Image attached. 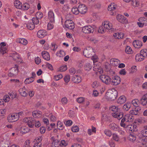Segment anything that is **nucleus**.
<instances>
[{
	"label": "nucleus",
	"mask_w": 147,
	"mask_h": 147,
	"mask_svg": "<svg viewBox=\"0 0 147 147\" xmlns=\"http://www.w3.org/2000/svg\"><path fill=\"white\" fill-rule=\"evenodd\" d=\"M107 30H108L109 32H112L114 30V29L113 28L112 24L107 21L102 23V25L99 27L98 31V32L103 33Z\"/></svg>",
	"instance_id": "obj_1"
},
{
	"label": "nucleus",
	"mask_w": 147,
	"mask_h": 147,
	"mask_svg": "<svg viewBox=\"0 0 147 147\" xmlns=\"http://www.w3.org/2000/svg\"><path fill=\"white\" fill-rule=\"evenodd\" d=\"M134 119L133 116L130 114H127L124 115L121 120L120 125L125 128L126 126V123L132 121Z\"/></svg>",
	"instance_id": "obj_2"
},
{
	"label": "nucleus",
	"mask_w": 147,
	"mask_h": 147,
	"mask_svg": "<svg viewBox=\"0 0 147 147\" xmlns=\"http://www.w3.org/2000/svg\"><path fill=\"white\" fill-rule=\"evenodd\" d=\"M119 109L118 107L115 106H112L110 108V110L115 112L112 113L113 117L118 120H120L123 117V115L122 112L117 113Z\"/></svg>",
	"instance_id": "obj_3"
},
{
	"label": "nucleus",
	"mask_w": 147,
	"mask_h": 147,
	"mask_svg": "<svg viewBox=\"0 0 147 147\" xmlns=\"http://www.w3.org/2000/svg\"><path fill=\"white\" fill-rule=\"evenodd\" d=\"M117 96V92L114 89L109 90L106 94V96L108 99L111 100H115Z\"/></svg>",
	"instance_id": "obj_4"
},
{
	"label": "nucleus",
	"mask_w": 147,
	"mask_h": 147,
	"mask_svg": "<svg viewBox=\"0 0 147 147\" xmlns=\"http://www.w3.org/2000/svg\"><path fill=\"white\" fill-rule=\"evenodd\" d=\"M23 121L27 123L29 127L32 128L34 125L35 119L31 117H27L23 119Z\"/></svg>",
	"instance_id": "obj_5"
},
{
	"label": "nucleus",
	"mask_w": 147,
	"mask_h": 147,
	"mask_svg": "<svg viewBox=\"0 0 147 147\" xmlns=\"http://www.w3.org/2000/svg\"><path fill=\"white\" fill-rule=\"evenodd\" d=\"M83 54L86 57H91L92 55L94 54V50L91 47H87L84 50Z\"/></svg>",
	"instance_id": "obj_6"
},
{
	"label": "nucleus",
	"mask_w": 147,
	"mask_h": 147,
	"mask_svg": "<svg viewBox=\"0 0 147 147\" xmlns=\"http://www.w3.org/2000/svg\"><path fill=\"white\" fill-rule=\"evenodd\" d=\"M99 78L102 82L107 85H109L111 82V78L109 76L106 75H101Z\"/></svg>",
	"instance_id": "obj_7"
},
{
	"label": "nucleus",
	"mask_w": 147,
	"mask_h": 147,
	"mask_svg": "<svg viewBox=\"0 0 147 147\" xmlns=\"http://www.w3.org/2000/svg\"><path fill=\"white\" fill-rule=\"evenodd\" d=\"M94 31V28L90 25L82 27V31L85 34L92 33Z\"/></svg>",
	"instance_id": "obj_8"
},
{
	"label": "nucleus",
	"mask_w": 147,
	"mask_h": 147,
	"mask_svg": "<svg viewBox=\"0 0 147 147\" xmlns=\"http://www.w3.org/2000/svg\"><path fill=\"white\" fill-rule=\"evenodd\" d=\"M9 56L12 57L13 60L17 62L21 63L22 59L20 56L19 54L16 52H13L11 53Z\"/></svg>",
	"instance_id": "obj_9"
},
{
	"label": "nucleus",
	"mask_w": 147,
	"mask_h": 147,
	"mask_svg": "<svg viewBox=\"0 0 147 147\" xmlns=\"http://www.w3.org/2000/svg\"><path fill=\"white\" fill-rule=\"evenodd\" d=\"M19 119V115L17 113L11 114L10 116H8L7 120L9 122H13L16 121Z\"/></svg>",
	"instance_id": "obj_10"
},
{
	"label": "nucleus",
	"mask_w": 147,
	"mask_h": 147,
	"mask_svg": "<svg viewBox=\"0 0 147 147\" xmlns=\"http://www.w3.org/2000/svg\"><path fill=\"white\" fill-rule=\"evenodd\" d=\"M121 82V78L118 76H115L111 78V84L114 86H117Z\"/></svg>",
	"instance_id": "obj_11"
},
{
	"label": "nucleus",
	"mask_w": 147,
	"mask_h": 147,
	"mask_svg": "<svg viewBox=\"0 0 147 147\" xmlns=\"http://www.w3.org/2000/svg\"><path fill=\"white\" fill-rule=\"evenodd\" d=\"M18 66L15 65L14 67L11 68L10 70L8 76L10 77L15 76L18 72Z\"/></svg>",
	"instance_id": "obj_12"
},
{
	"label": "nucleus",
	"mask_w": 147,
	"mask_h": 147,
	"mask_svg": "<svg viewBox=\"0 0 147 147\" xmlns=\"http://www.w3.org/2000/svg\"><path fill=\"white\" fill-rule=\"evenodd\" d=\"M66 27L70 29H72L75 27L74 24L72 20H66L65 22Z\"/></svg>",
	"instance_id": "obj_13"
},
{
	"label": "nucleus",
	"mask_w": 147,
	"mask_h": 147,
	"mask_svg": "<svg viewBox=\"0 0 147 147\" xmlns=\"http://www.w3.org/2000/svg\"><path fill=\"white\" fill-rule=\"evenodd\" d=\"M79 11L81 14H84L86 13L87 10L86 6L83 4H80L78 6Z\"/></svg>",
	"instance_id": "obj_14"
},
{
	"label": "nucleus",
	"mask_w": 147,
	"mask_h": 147,
	"mask_svg": "<svg viewBox=\"0 0 147 147\" xmlns=\"http://www.w3.org/2000/svg\"><path fill=\"white\" fill-rule=\"evenodd\" d=\"M55 15L53 11L50 10L48 13V18L49 21L51 22L55 21Z\"/></svg>",
	"instance_id": "obj_15"
},
{
	"label": "nucleus",
	"mask_w": 147,
	"mask_h": 147,
	"mask_svg": "<svg viewBox=\"0 0 147 147\" xmlns=\"http://www.w3.org/2000/svg\"><path fill=\"white\" fill-rule=\"evenodd\" d=\"M47 34V32L45 30H42L38 31L37 33V36L40 38H42Z\"/></svg>",
	"instance_id": "obj_16"
},
{
	"label": "nucleus",
	"mask_w": 147,
	"mask_h": 147,
	"mask_svg": "<svg viewBox=\"0 0 147 147\" xmlns=\"http://www.w3.org/2000/svg\"><path fill=\"white\" fill-rule=\"evenodd\" d=\"M126 125H127L126 124ZM137 126L136 125L133 124L129 125H127L125 127L126 130L128 131H134L137 130Z\"/></svg>",
	"instance_id": "obj_17"
},
{
	"label": "nucleus",
	"mask_w": 147,
	"mask_h": 147,
	"mask_svg": "<svg viewBox=\"0 0 147 147\" xmlns=\"http://www.w3.org/2000/svg\"><path fill=\"white\" fill-rule=\"evenodd\" d=\"M117 20L121 23H126L127 22L126 18L123 15L118 14L117 16Z\"/></svg>",
	"instance_id": "obj_18"
},
{
	"label": "nucleus",
	"mask_w": 147,
	"mask_h": 147,
	"mask_svg": "<svg viewBox=\"0 0 147 147\" xmlns=\"http://www.w3.org/2000/svg\"><path fill=\"white\" fill-rule=\"evenodd\" d=\"M16 42L24 45H26L28 43V41L24 38H18L16 39Z\"/></svg>",
	"instance_id": "obj_19"
},
{
	"label": "nucleus",
	"mask_w": 147,
	"mask_h": 147,
	"mask_svg": "<svg viewBox=\"0 0 147 147\" xmlns=\"http://www.w3.org/2000/svg\"><path fill=\"white\" fill-rule=\"evenodd\" d=\"M134 46L136 48L139 49L142 46V42L139 40H135L133 42Z\"/></svg>",
	"instance_id": "obj_20"
},
{
	"label": "nucleus",
	"mask_w": 147,
	"mask_h": 147,
	"mask_svg": "<svg viewBox=\"0 0 147 147\" xmlns=\"http://www.w3.org/2000/svg\"><path fill=\"white\" fill-rule=\"evenodd\" d=\"M72 81L74 83H78L81 81V77L78 75L73 76L72 78Z\"/></svg>",
	"instance_id": "obj_21"
},
{
	"label": "nucleus",
	"mask_w": 147,
	"mask_h": 147,
	"mask_svg": "<svg viewBox=\"0 0 147 147\" xmlns=\"http://www.w3.org/2000/svg\"><path fill=\"white\" fill-rule=\"evenodd\" d=\"M110 63L113 66H117L120 63V61L117 59L112 58L110 60Z\"/></svg>",
	"instance_id": "obj_22"
},
{
	"label": "nucleus",
	"mask_w": 147,
	"mask_h": 147,
	"mask_svg": "<svg viewBox=\"0 0 147 147\" xmlns=\"http://www.w3.org/2000/svg\"><path fill=\"white\" fill-rule=\"evenodd\" d=\"M42 56L45 59L49 61L50 59V56L49 53L46 51H43L42 52Z\"/></svg>",
	"instance_id": "obj_23"
},
{
	"label": "nucleus",
	"mask_w": 147,
	"mask_h": 147,
	"mask_svg": "<svg viewBox=\"0 0 147 147\" xmlns=\"http://www.w3.org/2000/svg\"><path fill=\"white\" fill-rule=\"evenodd\" d=\"M32 115L35 118H39L42 116V113L39 111H34L32 112Z\"/></svg>",
	"instance_id": "obj_24"
},
{
	"label": "nucleus",
	"mask_w": 147,
	"mask_h": 147,
	"mask_svg": "<svg viewBox=\"0 0 147 147\" xmlns=\"http://www.w3.org/2000/svg\"><path fill=\"white\" fill-rule=\"evenodd\" d=\"M140 102L143 106L146 105L147 104V94H146L143 96L140 100Z\"/></svg>",
	"instance_id": "obj_25"
},
{
	"label": "nucleus",
	"mask_w": 147,
	"mask_h": 147,
	"mask_svg": "<svg viewBox=\"0 0 147 147\" xmlns=\"http://www.w3.org/2000/svg\"><path fill=\"white\" fill-rule=\"evenodd\" d=\"M144 59V57L140 53L136 55L135 59L136 61H141Z\"/></svg>",
	"instance_id": "obj_26"
},
{
	"label": "nucleus",
	"mask_w": 147,
	"mask_h": 147,
	"mask_svg": "<svg viewBox=\"0 0 147 147\" xmlns=\"http://www.w3.org/2000/svg\"><path fill=\"white\" fill-rule=\"evenodd\" d=\"M109 128L114 131H117L118 129V126L116 124L114 123H111L109 125Z\"/></svg>",
	"instance_id": "obj_27"
},
{
	"label": "nucleus",
	"mask_w": 147,
	"mask_h": 147,
	"mask_svg": "<svg viewBox=\"0 0 147 147\" xmlns=\"http://www.w3.org/2000/svg\"><path fill=\"white\" fill-rule=\"evenodd\" d=\"M26 89L25 87L20 88L19 90V92L20 94L23 96H26L27 95V93L26 91Z\"/></svg>",
	"instance_id": "obj_28"
},
{
	"label": "nucleus",
	"mask_w": 147,
	"mask_h": 147,
	"mask_svg": "<svg viewBox=\"0 0 147 147\" xmlns=\"http://www.w3.org/2000/svg\"><path fill=\"white\" fill-rule=\"evenodd\" d=\"M113 36L116 39L122 38L124 36V34L122 32L115 33L113 34Z\"/></svg>",
	"instance_id": "obj_29"
},
{
	"label": "nucleus",
	"mask_w": 147,
	"mask_h": 147,
	"mask_svg": "<svg viewBox=\"0 0 147 147\" xmlns=\"http://www.w3.org/2000/svg\"><path fill=\"white\" fill-rule=\"evenodd\" d=\"M57 128L60 130H63L65 127L63 123L59 121H57Z\"/></svg>",
	"instance_id": "obj_30"
},
{
	"label": "nucleus",
	"mask_w": 147,
	"mask_h": 147,
	"mask_svg": "<svg viewBox=\"0 0 147 147\" xmlns=\"http://www.w3.org/2000/svg\"><path fill=\"white\" fill-rule=\"evenodd\" d=\"M126 98L124 96H121L118 99L117 102L119 104H122L126 101Z\"/></svg>",
	"instance_id": "obj_31"
},
{
	"label": "nucleus",
	"mask_w": 147,
	"mask_h": 147,
	"mask_svg": "<svg viewBox=\"0 0 147 147\" xmlns=\"http://www.w3.org/2000/svg\"><path fill=\"white\" fill-rule=\"evenodd\" d=\"M14 5L17 8L21 9L22 7V3L18 0H16L14 1Z\"/></svg>",
	"instance_id": "obj_32"
},
{
	"label": "nucleus",
	"mask_w": 147,
	"mask_h": 147,
	"mask_svg": "<svg viewBox=\"0 0 147 147\" xmlns=\"http://www.w3.org/2000/svg\"><path fill=\"white\" fill-rule=\"evenodd\" d=\"M96 128L92 126L91 129H88L87 133L90 136L93 134V133H96Z\"/></svg>",
	"instance_id": "obj_33"
},
{
	"label": "nucleus",
	"mask_w": 147,
	"mask_h": 147,
	"mask_svg": "<svg viewBox=\"0 0 147 147\" xmlns=\"http://www.w3.org/2000/svg\"><path fill=\"white\" fill-rule=\"evenodd\" d=\"M34 25L33 24L32 21H29L26 24V27L27 28L30 30H32L34 28Z\"/></svg>",
	"instance_id": "obj_34"
},
{
	"label": "nucleus",
	"mask_w": 147,
	"mask_h": 147,
	"mask_svg": "<svg viewBox=\"0 0 147 147\" xmlns=\"http://www.w3.org/2000/svg\"><path fill=\"white\" fill-rule=\"evenodd\" d=\"M117 7V6L114 3H111L108 7V9L109 11H113Z\"/></svg>",
	"instance_id": "obj_35"
},
{
	"label": "nucleus",
	"mask_w": 147,
	"mask_h": 147,
	"mask_svg": "<svg viewBox=\"0 0 147 147\" xmlns=\"http://www.w3.org/2000/svg\"><path fill=\"white\" fill-rule=\"evenodd\" d=\"M131 104L130 103H126L123 107V109L125 111H128L131 107Z\"/></svg>",
	"instance_id": "obj_36"
},
{
	"label": "nucleus",
	"mask_w": 147,
	"mask_h": 147,
	"mask_svg": "<svg viewBox=\"0 0 147 147\" xmlns=\"http://www.w3.org/2000/svg\"><path fill=\"white\" fill-rule=\"evenodd\" d=\"M138 21L141 22L143 24L144 26L147 25V18L144 17H141L140 18L138 19Z\"/></svg>",
	"instance_id": "obj_37"
},
{
	"label": "nucleus",
	"mask_w": 147,
	"mask_h": 147,
	"mask_svg": "<svg viewBox=\"0 0 147 147\" xmlns=\"http://www.w3.org/2000/svg\"><path fill=\"white\" fill-rule=\"evenodd\" d=\"M141 134L143 136L147 137V126H145L143 129L141 131Z\"/></svg>",
	"instance_id": "obj_38"
},
{
	"label": "nucleus",
	"mask_w": 147,
	"mask_h": 147,
	"mask_svg": "<svg viewBox=\"0 0 147 147\" xmlns=\"http://www.w3.org/2000/svg\"><path fill=\"white\" fill-rule=\"evenodd\" d=\"M125 52L126 53L128 54H131L133 53V51L129 46L126 47L125 49Z\"/></svg>",
	"instance_id": "obj_39"
},
{
	"label": "nucleus",
	"mask_w": 147,
	"mask_h": 147,
	"mask_svg": "<svg viewBox=\"0 0 147 147\" xmlns=\"http://www.w3.org/2000/svg\"><path fill=\"white\" fill-rule=\"evenodd\" d=\"M55 22V21L51 22V21H49L47 25V29L48 30H50L53 28L54 24Z\"/></svg>",
	"instance_id": "obj_40"
},
{
	"label": "nucleus",
	"mask_w": 147,
	"mask_h": 147,
	"mask_svg": "<svg viewBox=\"0 0 147 147\" xmlns=\"http://www.w3.org/2000/svg\"><path fill=\"white\" fill-rule=\"evenodd\" d=\"M22 7L21 9L23 10H27L30 7L29 4L27 3H25L22 5Z\"/></svg>",
	"instance_id": "obj_41"
},
{
	"label": "nucleus",
	"mask_w": 147,
	"mask_h": 147,
	"mask_svg": "<svg viewBox=\"0 0 147 147\" xmlns=\"http://www.w3.org/2000/svg\"><path fill=\"white\" fill-rule=\"evenodd\" d=\"M92 65L90 63H86L84 65V69L86 70L89 71L92 69Z\"/></svg>",
	"instance_id": "obj_42"
},
{
	"label": "nucleus",
	"mask_w": 147,
	"mask_h": 147,
	"mask_svg": "<svg viewBox=\"0 0 147 147\" xmlns=\"http://www.w3.org/2000/svg\"><path fill=\"white\" fill-rule=\"evenodd\" d=\"M65 55V52L63 50H61L57 53V55L60 57H63Z\"/></svg>",
	"instance_id": "obj_43"
},
{
	"label": "nucleus",
	"mask_w": 147,
	"mask_h": 147,
	"mask_svg": "<svg viewBox=\"0 0 147 147\" xmlns=\"http://www.w3.org/2000/svg\"><path fill=\"white\" fill-rule=\"evenodd\" d=\"M139 101L137 99L133 100L132 101V104L135 107H138L139 104Z\"/></svg>",
	"instance_id": "obj_44"
},
{
	"label": "nucleus",
	"mask_w": 147,
	"mask_h": 147,
	"mask_svg": "<svg viewBox=\"0 0 147 147\" xmlns=\"http://www.w3.org/2000/svg\"><path fill=\"white\" fill-rule=\"evenodd\" d=\"M79 10L78 7V8L76 7H74L72 9L71 11L74 14L77 15L80 13V11Z\"/></svg>",
	"instance_id": "obj_45"
},
{
	"label": "nucleus",
	"mask_w": 147,
	"mask_h": 147,
	"mask_svg": "<svg viewBox=\"0 0 147 147\" xmlns=\"http://www.w3.org/2000/svg\"><path fill=\"white\" fill-rule=\"evenodd\" d=\"M49 117L50 118V120L53 122L57 120L55 116L51 113L49 115Z\"/></svg>",
	"instance_id": "obj_46"
},
{
	"label": "nucleus",
	"mask_w": 147,
	"mask_h": 147,
	"mask_svg": "<svg viewBox=\"0 0 147 147\" xmlns=\"http://www.w3.org/2000/svg\"><path fill=\"white\" fill-rule=\"evenodd\" d=\"M140 53L142 54L144 57H146L147 56V49H143L141 50Z\"/></svg>",
	"instance_id": "obj_47"
},
{
	"label": "nucleus",
	"mask_w": 147,
	"mask_h": 147,
	"mask_svg": "<svg viewBox=\"0 0 147 147\" xmlns=\"http://www.w3.org/2000/svg\"><path fill=\"white\" fill-rule=\"evenodd\" d=\"M128 139L130 141L134 142L136 140V137L133 134H130L128 137Z\"/></svg>",
	"instance_id": "obj_48"
},
{
	"label": "nucleus",
	"mask_w": 147,
	"mask_h": 147,
	"mask_svg": "<svg viewBox=\"0 0 147 147\" xmlns=\"http://www.w3.org/2000/svg\"><path fill=\"white\" fill-rule=\"evenodd\" d=\"M20 130L24 134L26 133L29 131V129L28 128L25 126L22 127L20 129Z\"/></svg>",
	"instance_id": "obj_49"
},
{
	"label": "nucleus",
	"mask_w": 147,
	"mask_h": 147,
	"mask_svg": "<svg viewBox=\"0 0 147 147\" xmlns=\"http://www.w3.org/2000/svg\"><path fill=\"white\" fill-rule=\"evenodd\" d=\"M34 80L32 78H26L24 81V83L26 84H27L32 82Z\"/></svg>",
	"instance_id": "obj_50"
},
{
	"label": "nucleus",
	"mask_w": 147,
	"mask_h": 147,
	"mask_svg": "<svg viewBox=\"0 0 147 147\" xmlns=\"http://www.w3.org/2000/svg\"><path fill=\"white\" fill-rule=\"evenodd\" d=\"M91 86L93 88H96L99 86V83L98 82L95 81L92 83Z\"/></svg>",
	"instance_id": "obj_51"
},
{
	"label": "nucleus",
	"mask_w": 147,
	"mask_h": 147,
	"mask_svg": "<svg viewBox=\"0 0 147 147\" xmlns=\"http://www.w3.org/2000/svg\"><path fill=\"white\" fill-rule=\"evenodd\" d=\"M53 142H52V144L54 145L55 147H58L59 145L60 142L57 140H55L53 138Z\"/></svg>",
	"instance_id": "obj_52"
},
{
	"label": "nucleus",
	"mask_w": 147,
	"mask_h": 147,
	"mask_svg": "<svg viewBox=\"0 0 147 147\" xmlns=\"http://www.w3.org/2000/svg\"><path fill=\"white\" fill-rule=\"evenodd\" d=\"M112 138L113 140L117 142H118L119 141V136L115 133H114L113 134Z\"/></svg>",
	"instance_id": "obj_53"
},
{
	"label": "nucleus",
	"mask_w": 147,
	"mask_h": 147,
	"mask_svg": "<svg viewBox=\"0 0 147 147\" xmlns=\"http://www.w3.org/2000/svg\"><path fill=\"white\" fill-rule=\"evenodd\" d=\"M132 4L134 7H138L139 5V3L138 0H133Z\"/></svg>",
	"instance_id": "obj_54"
},
{
	"label": "nucleus",
	"mask_w": 147,
	"mask_h": 147,
	"mask_svg": "<svg viewBox=\"0 0 147 147\" xmlns=\"http://www.w3.org/2000/svg\"><path fill=\"white\" fill-rule=\"evenodd\" d=\"M32 22L33 24L34 25V24H37L39 23V19L36 18H33L32 19Z\"/></svg>",
	"instance_id": "obj_55"
},
{
	"label": "nucleus",
	"mask_w": 147,
	"mask_h": 147,
	"mask_svg": "<svg viewBox=\"0 0 147 147\" xmlns=\"http://www.w3.org/2000/svg\"><path fill=\"white\" fill-rule=\"evenodd\" d=\"M67 145V143L64 140H62L59 144V146L61 147H65Z\"/></svg>",
	"instance_id": "obj_56"
},
{
	"label": "nucleus",
	"mask_w": 147,
	"mask_h": 147,
	"mask_svg": "<svg viewBox=\"0 0 147 147\" xmlns=\"http://www.w3.org/2000/svg\"><path fill=\"white\" fill-rule=\"evenodd\" d=\"M0 147H9V145L4 141H2L0 142Z\"/></svg>",
	"instance_id": "obj_57"
},
{
	"label": "nucleus",
	"mask_w": 147,
	"mask_h": 147,
	"mask_svg": "<svg viewBox=\"0 0 147 147\" xmlns=\"http://www.w3.org/2000/svg\"><path fill=\"white\" fill-rule=\"evenodd\" d=\"M61 102L63 105H65L67 104L68 102V100L65 97L62 98L61 100Z\"/></svg>",
	"instance_id": "obj_58"
},
{
	"label": "nucleus",
	"mask_w": 147,
	"mask_h": 147,
	"mask_svg": "<svg viewBox=\"0 0 147 147\" xmlns=\"http://www.w3.org/2000/svg\"><path fill=\"white\" fill-rule=\"evenodd\" d=\"M79 127L76 125L74 126L71 128V130L74 132H77L79 131Z\"/></svg>",
	"instance_id": "obj_59"
},
{
	"label": "nucleus",
	"mask_w": 147,
	"mask_h": 147,
	"mask_svg": "<svg viewBox=\"0 0 147 147\" xmlns=\"http://www.w3.org/2000/svg\"><path fill=\"white\" fill-rule=\"evenodd\" d=\"M3 100L5 102H8L10 100V97L9 95H5L4 96Z\"/></svg>",
	"instance_id": "obj_60"
},
{
	"label": "nucleus",
	"mask_w": 147,
	"mask_h": 147,
	"mask_svg": "<svg viewBox=\"0 0 147 147\" xmlns=\"http://www.w3.org/2000/svg\"><path fill=\"white\" fill-rule=\"evenodd\" d=\"M138 110L136 109L131 110L129 112V114L131 115H136L138 113Z\"/></svg>",
	"instance_id": "obj_61"
},
{
	"label": "nucleus",
	"mask_w": 147,
	"mask_h": 147,
	"mask_svg": "<svg viewBox=\"0 0 147 147\" xmlns=\"http://www.w3.org/2000/svg\"><path fill=\"white\" fill-rule=\"evenodd\" d=\"M36 18L38 19H40L43 17V14L42 12H39L36 13Z\"/></svg>",
	"instance_id": "obj_62"
},
{
	"label": "nucleus",
	"mask_w": 147,
	"mask_h": 147,
	"mask_svg": "<svg viewBox=\"0 0 147 147\" xmlns=\"http://www.w3.org/2000/svg\"><path fill=\"white\" fill-rule=\"evenodd\" d=\"M73 18L72 14L70 13L67 14L65 16L66 20H72L71 19Z\"/></svg>",
	"instance_id": "obj_63"
},
{
	"label": "nucleus",
	"mask_w": 147,
	"mask_h": 147,
	"mask_svg": "<svg viewBox=\"0 0 147 147\" xmlns=\"http://www.w3.org/2000/svg\"><path fill=\"white\" fill-rule=\"evenodd\" d=\"M30 141L29 140L25 141L24 144V147H30Z\"/></svg>",
	"instance_id": "obj_64"
}]
</instances>
